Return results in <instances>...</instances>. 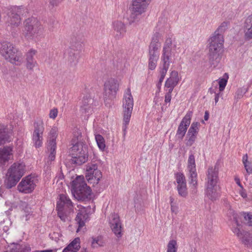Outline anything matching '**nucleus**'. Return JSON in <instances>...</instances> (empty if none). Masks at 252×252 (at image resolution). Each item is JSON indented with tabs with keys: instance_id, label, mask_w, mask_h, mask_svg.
<instances>
[{
	"instance_id": "nucleus-1",
	"label": "nucleus",
	"mask_w": 252,
	"mask_h": 252,
	"mask_svg": "<svg viewBox=\"0 0 252 252\" xmlns=\"http://www.w3.org/2000/svg\"><path fill=\"white\" fill-rule=\"evenodd\" d=\"M208 58L211 67L215 68L220 63L223 52L224 38L221 36L211 37L209 40Z\"/></svg>"
},
{
	"instance_id": "nucleus-2",
	"label": "nucleus",
	"mask_w": 252,
	"mask_h": 252,
	"mask_svg": "<svg viewBox=\"0 0 252 252\" xmlns=\"http://www.w3.org/2000/svg\"><path fill=\"white\" fill-rule=\"evenodd\" d=\"M71 192L79 201H89L92 198V189L87 186L83 176H78L71 182Z\"/></svg>"
},
{
	"instance_id": "nucleus-3",
	"label": "nucleus",
	"mask_w": 252,
	"mask_h": 252,
	"mask_svg": "<svg viewBox=\"0 0 252 252\" xmlns=\"http://www.w3.org/2000/svg\"><path fill=\"white\" fill-rule=\"evenodd\" d=\"M84 36L82 32L78 31L73 32L70 40V46L68 52V62L71 66H74L78 63L80 57V51L82 49Z\"/></svg>"
},
{
	"instance_id": "nucleus-4",
	"label": "nucleus",
	"mask_w": 252,
	"mask_h": 252,
	"mask_svg": "<svg viewBox=\"0 0 252 252\" xmlns=\"http://www.w3.org/2000/svg\"><path fill=\"white\" fill-rule=\"evenodd\" d=\"M25 165L15 162L8 169L4 181V186L7 189L15 187L25 173Z\"/></svg>"
},
{
	"instance_id": "nucleus-5",
	"label": "nucleus",
	"mask_w": 252,
	"mask_h": 252,
	"mask_svg": "<svg viewBox=\"0 0 252 252\" xmlns=\"http://www.w3.org/2000/svg\"><path fill=\"white\" fill-rule=\"evenodd\" d=\"M176 49V45L172 43L171 38L166 39L161 56L160 68L168 70L170 64L174 63Z\"/></svg>"
},
{
	"instance_id": "nucleus-6",
	"label": "nucleus",
	"mask_w": 252,
	"mask_h": 252,
	"mask_svg": "<svg viewBox=\"0 0 252 252\" xmlns=\"http://www.w3.org/2000/svg\"><path fill=\"white\" fill-rule=\"evenodd\" d=\"M0 54L13 64L20 65L21 63V52L10 42L4 41L0 43Z\"/></svg>"
},
{
	"instance_id": "nucleus-7",
	"label": "nucleus",
	"mask_w": 252,
	"mask_h": 252,
	"mask_svg": "<svg viewBox=\"0 0 252 252\" xmlns=\"http://www.w3.org/2000/svg\"><path fill=\"white\" fill-rule=\"evenodd\" d=\"M3 11L6 14V22L9 24L17 26L21 22L22 16H26L27 9L23 6H12L4 7Z\"/></svg>"
},
{
	"instance_id": "nucleus-8",
	"label": "nucleus",
	"mask_w": 252,
	"mask_h": 252,
	"mask_svg": "<svg viewBox=\"0 0 252 252\" xmlns=\"http://www.w3.org/2000/svg\"><path fill=\"white\" fill-rule=\"evenodd\" d=\"M71 164L81 165L87 161L88 155L87 152V146L82 142H77L71 148Z\"/></svg>"
},
{
	"instance_id": "nucleus-9",
	"label": "nucleus",
	"mask_w": 252,
	"mask_h": 252,
	"mask_svg": "<svg viewBox=\"0 0 252 252\" xmlns=\"http://www.w3.org/2000/svg\"><path fill=\"white\" fill-rule=\"evenodd\" d=\"M24 24V35L28 39L40 35L42 32V26L35 18H28L25 20Z\"/></svg>"
},
{
	"instance_id": "nucleus-10",
	"label": "nucleus",
	"mask_w": 252,
	"mask_h": 252,
	"mask_svg": "<svg viewBox=\"0 0 252 252\" xmlns=\"http://www.w3.org/2000/svg\"><path fill=\"white\" fill-rule=\"evenodd\" d=\"M123 103L124 108L123 121L125 125L124 130H125L126 126L128 125L129 122L134 104L133 99L131 94L130 88H127L125 92Z\"/></svg>"
},
{
	"instance_id": "nucleus-11",
	"label": "nucleus",
	"mask_w": 252,
	"mask_h": 252,
	"mask_svg": "<svg viewBox=\"0 0 252 252\" xmlns=\"http://www.w3.org/2000/svg\"><path fill=\"white\" fill-rule=\"evenodd\" d=\"M150 0H134L132 3L131 14L130 16V22L138 20L139 17L145 12Z\"/></svg>"
},
{
	"instance_id": "nucleus-12",
	"label": "nucleus",
	"mask_w": 252,
	"mask_h": 252,
	"mask_svg": "<svg viewBox=\"0 0 252 252\" xmlns=\"http://www.w3.org/2000/svg\"><path fill=\"white\" fill-rule=\"evenodd\" d=\"M37 181L35 176L28 175L22 179L17 186V189L20 192L31 193L35 189Z\"/></svg>"
},
{
	"instance_id": "nucleus-13",
	"label": "nucleus",
	"mask_w": 252,
	"mask_h": 252,
	"mask_svg": "<svg viewBox=\"0 0 252 252\" xmlns=\"http://www.w3.org/2000/svg\"><path fill=\"white\" fill-rule=\"evenodd\" d=\"M119 83L117 80L110 78L106 81L104 86V100L111 99L114 97L119 90Z\"/></svg>"
},
{
	"instance_id": "nucleus-14",
	"label": "nucleus",
	"mask_w": 252,
	"mask_h": 252,
	"mask_svg": "<svg viewBox=\"0 0 252 252\" xmlns=\"http://www.w3.org/2000/svg\"><path fill=\"white\" fill-rule=\"evenodd\" d=\"M188 169L189 172V183L195 188L197 185V174L196 171L195 157L192 154L189 155L188 158Z\"/></svg>"
},
{
	"instance_id": "nucleus-15",
	"label": "nucleus",
	"mask_w": 252,
	"mask_h": 252,
	"mask_svg": "<svg viewBox=\"0 0 252 252\" xmlns=\"http://www.w3.org/2000/svg\"><path fill=\"white\" fill-rule=\"evenodd\" d=\"M192 114L191 111H188L179 124L176 132V136L179 139H183L185 136L187 129L190 124Z\"/></svg>"
},
{
	"instance_id": "nucleus-16",
	"label": "nucleus",
	"mask_w": 252,
	"mask_h": 252,
	"mask_svg": "<svg viewBox=\"0 0 252 252\" xmlns=\"http://www.w3.org/2000/svg\"><path fill=\"white\" fill-rule=\"evenodd\" d=\"M34 128L33 132V141L34 142L35 146L39 148L42 146V134L44 130L43 123L42 121L35 122L33 124Z\"/></svg>"
},
{
	"instance_id": "nucleus-17",
	"label": "nucleus",
	"mask_w": 252,
	"mask_h": 252,
	"mask_svg": "<svg viewBox=\"0 0 252 252\" xmlns=\"http://www.w3.org/2000/svg\"><path fill=\"white\" fill-rule=\"evenodd\" d=\"M218 174L219 168L217 164H216L214 167L212 166L209 167L207 172L205 187L220 186L218 185L219 181Z\"/></svg>"
},
{
	"instance_id": "nucleus-18",
	"label": "nucleus",
	"mask_w": 252,
	"mask_h": 252,
	"mask_svg": "<svg viewBox=\"0 0 252 252\" xmlns=\"http://www.w3.org/2000/svg\"><path fill=\"white\" fill-rule=\"evenodd\" d=\"M57 135V128L56 127H53L50 131L51 136L48 146V150L50 152L49 158L51 161H54L55 158L57 148L56 139Z\"/></svg>"
},
{
	"instance_id": "nucleus-19",
	"label": "nucleus",
	"mask_w": 252,
	"mask_h": 252,
	"mask_svg": "<svg viewBox=\"0 0 252 252\" xmlns=\"http://www.w3.org/2000/svg\"><path fill=\"white\" fill-rule=\"evenodd\" d=\"M110 226L112 231L118 237L122 236V225L118 214H112L110 216Z\"/></svg>"
},
{
	"instance_id": "nucleus-20",
	"label": "nucleus",
	"mask_w": 252,
	"mask_h": 252,
	"mask_svg": "<svg viewBox=\"0 0 252 252\" xmlns=\"http://www.w3.org/2000/svg\"><path fill=\"white\" fill-rule=\"evenodd\" d=\"M97 104V101L94 100V98H92L90 95L87 94L83 97L81 110L83 113L89 114L92 113L94 107Z\"/></svg>"
},
{
	"instance_id": "nucleus-21",
	"label": "nucleus",
	"mask_w": 252,
	"mask_h": 252,
	"mask_svg": "<svg viewBox=\"0 0 252 252\" xmlns=\"http://www.w3.org/2000/svg\"><path fill=\"white\" fill-rule=\"evenodd\" d=\"M199 126L200 124L198 122H193L191 124L187 133V137H189V139L186 145L188 146H191L195 141L199 130L198 126Z\"/></svg>"
},
{
	"instance_id": "nucleus-22",
	"label": "nucleus",
	"mask_w": 252,
	"mask_h": 252,
	"mask_svg": "<svg viewBox=\"0 0 252 252\" xmlns=\"http://www.w3.org/2000/svg\"><path fill=\"white\" fill-rule=\"evenodd\" d=\"M205 194L209 199L215 201L219 199L220 196V186H206Z\"/></svg>"
},
{
	"instance_id": "nucleus-23",
	"label": "nucleus",
	"mask_w": 252,
	"mask_h": 252,
	"mask_svg": "<svg viewBox=\"0 0 252 252\" xmlns=\"http://www.w3.org/2000/svg\"><path fill=\"white\" fill-rule=\"evenodd\" d=\"M13 148L10 146H5L0 148V166L4 165L7 163L12 155Z\"/></svg>"
},
{
	"instance_id": "nucleus-24",
	"label": "nucleus",
	"mask_w": 252,
	"mask_h": 252,
	"mask_svg": "<svg viewBox=\"0 0 252 252\" xmlns=\"http://www.w3.org/2000/svg\"><path fill=\"white\" fill-rule=\"evenodd\" d=\"M10 132L7 126L0 125V145L9 142L11 140Z\"/></svg>"
},
{
	"instance_id": "nucleus-25",
	"label": "nucleus",
	"mask_w": 252,
	"mask_h": 252,
	"mask_svg": "<svg viewBox=\"0 0 252 252\" xmlns=\"http://www.w3.org/2000/svg\"><path fill=\"white\" fill-rule=\"evenodd\" d=\"M113 25L115 37L118 39L121 38L126 32L125 25L119 21L113 22Z\"/></svg>"
},
{
	"instance_id": "nucleus-26",
	"label": "nucleus",
	"mask_w": 252,
	"mask_h": 252,
	"mask_svg": "<svg viewBox=\"0 0 252 252\" xmlns=\"http://www.w3.org/2000/svg\"><path fill=\"white\" fill-rule=\"evenodd\" d=\"M89 214L86 210H81L77 213L75 220L78 224V228L77 231L79 229L83 227L85 224V222L88 220Z\"/></svg>"
},
{
	"instance_id": "nucleus-27",
	"label": "nucleus",
	"mask_w": 252,
	"mask_h": 252,
	"mask_svg": "<svg viewBox=\"0 0 252 252\" xmlns=\"http://www.w3.org/2000/svg\"><path fill=\"white\" fill-rule=\"evenodd\" d=\"M179 78L178 72L173 70L170 73V77L165 81V87H175L179 83Z\"/></svg>"
},
{
	"instance_id": "nucleus-28",
	"label": "nucleus",
	"mask_w": 252,
	"mask_h": 252,
	"mask_svg": "<svg viewBox=\"0 0 252 252\" xmlns=\"http://www.w3.org/2000/svg\"><path fill=\"white\" fill-rule=\"evenodd\" d=\"M80 240L79 237L75 238L63 251V252H77L80 248Z\"/></svg>"
},
{
	"instance_id": "nucleus-29",
	"label": "nucleus",
	"mask_w": 252,
	"mask_h": 252,
	"mask_svg": "<svg viewBox=\"0 0 252 252\" xmlns=\"http://www.w3.org/2000/svg\"><path fill=\"white\" fill-rule=\"evenodd\" d=\"M160 47L159 37L158 34H155L152 37V41L149 46V53L158 54V49Z\"/></svg>"
},
{
	"instance_id": "nucleus-30",
	"label": "nucleus",
	"mask_w": 252,
	"mask_h": 252,
	"mask_svg": "<svg viewBox=\"0 0 252 252\" xmlns=\"http://www.w3.org/2000/svg\"><path fill=\"white\" fill-rule=\"evenodd\" d=\"M245 36L246 39L252 38V14L249 16L245 22Z\"/></svg>"
},
{
	"instance_id": "nucleus-31",
	"label": "nucleus",
	"mask_w": 252,
	"mask_h": 252,
	"mask_svg": "<svg viewBox=\"0 0 252 252\" xmlns=\"http://www.w3.org/2000/svg\"><path fill=\"white\" fill-rule=\"evenodd\" d=\"M37 51L34 49H31L26 55L27 67L28 69H32L35 65L36 61L33 58Z\"/></svg>"
},
{
	"instance_id": "nucleus-32",
	"label": "nucleus",
	"mask_w": 252,
	"mask_h": 252,
	"mask_svg": "<svg viewBox=\"0 0 252 252\" xmlns=\"http://www.w3.org/2000/svg\"><path fill=\"white\" fill-rule=\"evenodd\" d=\"M158 57L159 54L149 53L148 67L149 69L153 70L155 69Z\"/></svg>"
},
{
	"instance_id": "nucleus-33",
	"label": "nucleus",
	"mask_w": 252,
	"mask_h": 252,
	"mask_svg": "<svg viewBox=\"0 0 252 252\" xmlns=\"http://www.w3.org/2000/svg\"><path fill=\"white\" fill-rule=\"evenodd\" d=\"M245 246L252 248V235L246 231H243V234L240 238Z\"/></svg>"
},
{
	"instance_id": "nucleus-34",
	"label": "nucleus",
	"mask_w": 252,
	"mask_h": 252,
	"mask_svg": "<svg viewBox=\"0 0 252 252\" xmlns=\"http://www.w3.org/2000/svg\"><path fill=\"white\" fill-rule=\"evenodd\" d=\"M229 24V22H222L215 32L213 35L212 37H215L217 38L218 37L221 36L222 38H223L222 34L227 29Z\"/></svg>"
},
{
	"instance_id": "nucleus-35",
	"label": "nucleus",
	"mask_w": 252,
	"mask_h": 252,
	"mask_svg": "<svg viewBox=\"0 0 252 252\" xmlns=\"http://www.w3.org/2000/svg\"><path fill=\"white\" fill-rule=\"evenodd\" d=\"M95 139L99 149L101 151H104L105 148V143L103 137L98 134L95 135Z\"/></svg>"
},
{
	"instance_id": "nucleus-36",
	"label": "nucleus",
	"mask_w": 252,
	"mask_h": 252,
	"mask_svg": "<svg viewBox=\"0 0 252 252\" xmlns=\"http://www.w3.org/2000/svg\"><path fill=\"white\" fill-rule=\"evenodd\" d=\"M228 78V75L226 73H225L222 78L219 79V89L218 91L219 92H222L224 90V89L227 84Z\"/></svg>"
},
{
	"instance_id": "nucleus-37",
	"label": "nucleus",
	"mask_w": 252,
	"mask_h": 252,
	"mask_svg": "<svg viewBox=\"0 0 252 252\" xmlns=\"http://www.w3.org/2000/svg\"><path fill=\"white\" fill-rule=\"evenodd\" d=\"M60 200L63 202L66 207L70 209L73 207L72 202L68 197L64 194H62L60 195Z\"/></svg>"
},
{
	"instance_id": "nucleus-38",
	"label": "nucleus",
	"mask_w": 252,
	"mask_h": 252,
	"mask_svg": "<svg viewBox=\"0 0 252 252\" xmlns=\"http://www.w3.org/2000/svg\"><path fill=\"white\" fill-rule=\"evenodd\" d=\"M176 179L178 186L186 184V178L183 173L181 172L177 173L176 174Z\"/></svg>"
},
{
	"instance_id": "nucleus-39",
	"label": "nucleus",
	"mask_w": 252,
	"mask_h": 252,
	"mask_svg": "<svg viewBox=\"0 0 252 252\" xmlns=\"http://www.w3.org/2000/svg\"><path fill=\"white\" fill-rule=\"evenodd\" d=\"M177 244L176 240L169 241L167 245V251H177Z\"/></svg>"
},
{
	"instance_id": "nucleus-40",
	"label": "nucleus",
	"mask_w": 252,
	"mask_h": 252,
	"mask_svg": "<svg viewBox=\"0 0 252 252\" xmlns=\"http://www.w3.org/2000/svg\"><path fill=\"white\" fill-rule=\"evenodd\" d=\"M179 194L182 197H186L188 194L187 186L186 185L177 186Z\"/></svg>"
},
{
	"instance_id": "nucleus-41",
	"label": "nucleus",
	"mask_w": 252,
	"mask_h": 252,
	"mask_svg": "<svg viewBox=\"0 0 252 252\" xmlns=\"http://www.w3.org/2000/svg\"><path fill=\"white\" fill-rule=\"evenodd\" d=\"M92 179L93 178L96 181V184H98L99 180L102 177V174L100 170H95L94 172H92Z\"/></svg>"
},
{
	"instance_id": "nucleus-42",
	"label": "nucleus",
	"mask_w": 252,
	"mask_h": 252,
	"mask_svg": "<svg viewBox=\"0 0 252 252\" xmlns=\"http://www.w3.org/2000/svg\"><path fill=\"white\" fill-rule=\"evenodd\" d=\"M97 168V166L96 164L91 163L87 165L86 170L88 172V174L92 175V172H94Z\"/></svg>"
},
{
	"instance_id": "nucleus-43",
	"label": "nucleus",
	"mask_w": 252,
	"mask_h": 252,
	"mask_svg": "<svg viewBox=\"0 0 252 252\" xmlns=\"http://www.w3.org/2000/svg\"><path fill=\"white\" fill-rule=\"evenodd\" d=\"M159 68H160V71H159L160 77H159V80L158 82H159L160 83H162L168 70H166V69H163V68H162L160 67H159Z\"/></svg>"
},
{
	"instance_id": "nucleus-44",
	"label": "nucleus",
	"mask_w": 252,
	"mask_h": 252,
	"mask_svg": "<svg viewBox=\"0 0 252 252\" xmlns=\"http://www.w3.org/2000/svg\"><path fill=\"white\" fill-rule=\"evenodd\" d=\"M63 0H49V7L53 8L57 6Z\"/></svg>"
},
{
	"instance_id": "nucleus-45",
	"label": "nucleus",
	"mask_w": 252,
	"mask_h": 252,
	"mask_svg": "<svg viewBox=\"0 0 252 252\" xmlns=\"http://www.w3.org/2000/svg\"><path fill=\"white\" fill-rule=\"evenodd\" d=\"M244 219L247 221V224L249 226H252V215L249 213H245Z\"/></svg>"
},
{
	"instance_id": "nucleus-46",
	"label": "nucleus",
	"mask_w": 252,
	"mask_h": 252,
	"mask_svg": "<svg viewBox=\"0 0 252 252\" xmlns=\"http://www.w3.org/2000/svg\"><path fill=\"white\" fill-rule=\"evenodd\" d=\"M245 93H246V91H245L244 89H243L242 88L238 89V90L237 91V92L236 93L237 98V99L241 98Z\"/></svg>"
},
{
	"instance_id": "nucleus-47",
	"label": "nucleus",
	"mask_w": 252,
	"mask_h": 252,
	"mask_svg": "<svg viewBox=\"0 0 252 252\" xmlns=\"http://www.w3.org/2000/svg\"><path fill=\"white\" fill-rule=\"evenodd\" d=\"M58 109L57 108H53L51 109L49 113V117L51 119H55L58 115Z\"/></svg>"
},
{
	"instance_id": "nucleus-48",
	"label": "nucleus",
	"mask_w": 252,
	"mask_h": 252,
	"mask_svg": "<svg viewBox=\"0 0 252 252\" xmlns=\"http://www.w3.org/2000/svg\"><path fill=\"white\" fill-rule=\"evenodd\" d=\"M101 242L100 241L99 237H97L96 238H93V241L92 242V245L93 247H96V245H98L99 246H101L100 244Z\"/></svg>"
},
{
	"instance_id": "nucleus-49",
	"label": "nucleus",
	"mask_w": 252,
	"mask_h": 252,
	"mask_svg": "<svg viewBox=\"0 0 252 252\" xmlns=\"http://www.w3.org/2000/svg\"><path fill=\"white\" fill-rule=\"evenodd\" d=\"M66 207L64 204H63V202L61 200H59L57 202L56 205V210L57 211H63L64 208Z\"/></svg>"
},
{
	"instance_id": "nucleus-50",
	"label": "nucleus",
	"mask_w": 252,
	"mask_h": 252,
	"mask_svg": "<svg viewBox=\"0 0 252 252\" xmlns=\"http://www.w3.org/2000/svg\"><path fill=\"white\" fill-rule=\"evenodd\" d=\"M248 155L247 154L245 155L243 157V163L244 164L245 169L246 170L248 168V166H249V164H251L248 161Z\"/></svg>"
},
{
	"instance_id": "nucleus-51",
	"label": "nucleus",
	"mask_w": 252,
	"mask_h": 252,
	"mask_svg": "<svg viewBox=\"0 0 252 252\" xmlns=\"http://www.w3.org/2000/svg\"><path fill=\"white\" fill-rule=\"evenodd\" d=\"M58 217L63 220L65 221L66 218V216L65 215L63 211H58Z\"/></svg>"
},
{
	"instance_id": "nucleus-52",
	"label": "nucleus",
	"mask_w": 252,
	"mask_h": 252,
	"mask_svg": "<svg viewBox=\"0 0 252 252\" xmlns=\"http://www.w3.org/2000/svg\"><path fill=\"white\" fill-rule=\"evenodd\" d=\"M233 231L234 233H236L237 235V236L239 238L241 237V236L243 234V232H242L239 228H235Z\"/></svg>"
},
{
	"instance_id": "nucleus-53",
	"label": "nucleus",
	"mask_w": 252,
	"mask_h": 252,
	"mask_svg": "<svg viewBox=\"0 0 252 252\" xmlns=\"http://www.w3.org/2000/svg\"><path fill=\"white\" fill-rule=\"evenodd\" d=\"M229 213L232 214V216L233 217V219H234V221H235V223H236L237 226H239V225L238 223V221L237 220L236 214L234 213V212L233 210H232L230 209H229Z\"/></svg>"
},
{
	"instance_id": "nucleus-54",
	"label": "nucleus",
	"mask_w": 252,
	"mask_h": 252,
	"mask_svg": "<svg viewBox=\"0 0 252 252\" xmlns=\"http://www.w3.org/2000/svg\"><path fill=\"white\" fill-rule=\"evenodd\" d=\"M171 99V94H165V102L169 103L170 102Z\"/></svg>"
},
{
	"instance_id": "nucleus-55",
	"label": "nucleus",
	"mask_w": 252,
	"mask_h": 252,
	"mask_svg": "<svg viewBox=\"0 0 252 252\" xmlns=\"http://www.w3.org/2000/svg\"><path fill=\"white\" fill-rule=\"evenodd\" d=\"M178 207L174 204L171 205V211L174 213L175 214L178 212Z\"/></svg>"
},
{
	"instance_id": "nucleus-56",
	"label": "nucleus",
	"mask_w": 252,
	"mask_h": 252,
	"mask_svg": "<svg viewBox=\"0 0 252 252\" xmlns=\"http://www.w3.org/2000/svg\"><path fill=\"white\" fill-rule=\"evenodd\" d=\"M220 92H219L218 91V92L217 93H216V94H215V101L216 104L219 101V99L220 96V94H221Z\"/></svg>"
},
{
	"instance_id": "nucleus-57",
	"label": "nucleus",
	"mask_w": 252,
	"mask_h": 252,
	"mask_svg": "<svg viewBox=\"0 0 252 252\" xmlns=\"http://www.w3.org/2000/svg\"><path fill=\"white\" fill-rule=\"evenodd\" d=\"M218 91H219V90H217V88H210L209 89V92H210L211 94H214V93L215 94H216V93H217L218 92Z\"/></svg>"
},
{
	"instance_id": "nucleus-58",
	"label": "nucleus",
	"mask_w": 252,
	"mask_h": 252,
	"mask_svg": "<svg viewBox=\"0 0 252 252\" xmlns=\"http://www.w3.org/2000/svg\"><path fill=\"white\" fill-rule=\"evenodd\" d=\"M209 118V113L208 111H206L204 116V120L208 121Z\"/></svg>"
},
{
	"instance_id": "nucleus-59",
	"label": "nucleus",
	"mask_w": 252,
	"mask_h": 252,
	"mask_svg": "<svg viewBox=\"0 0 252 252\" xmlns=\"http://www.w3.org/2000/svg\"><path fill=\"white\" fill-rule=\"evenodd\" d=\"M246 170L248 174H252V166H250L249 165Z\"/></svg>"
},
{
	"instance_id": "nucleus-60",
	"label": "nucleus",
	"mask_w": 252,
	"mask_h": 252,
	"mask_svg": "<svg viewBox=\"0 0 252 252\" xmlns=\"http://www.w3.org/2000/svg\"><path fill=\"white\" fill-rule=\"evenodd\" d=\"M174 87H173V86L167 87L168 88H169V90H168V92H167L166 94H171L172 92Z\"/></svg>"
},
{
	"instance_id": "nucleus-61",
	"label": "nucleus",
	"mask_w": 252,
	"mask_h": 252,
	"mask_svg": "<svg viewBox=\"0 0 252 252\" xmlns=\"http://www.w3.org/2000/svg\"><path fill=\"white\" fill-rule=\"evenodd\" d=\"M161 85L162 83H160L159 82H158V83L157 84V87L158 89V93H159L160 91Z\"/></svg>"
},
{
	"instance_id": "nucleus-62",
	"label": "nucleus",
	"mask_w": 252,
	"mask_h": 252,
	"mask_svg": "<svg viewBox=\"0 0 252 252\" xmlns=\"http://www.w3.org/2000/svg\"><path fill=\"white\" fill-rule=\"evenodd\" d=\"M235 181L236 182L237 184L241 188H243L242 186L240 183V180L239 179H235Z\"/></svg>"
},
{
	"instance_id": "nucleus-63",
	"label": "nucleus",
	"mask_w": 252,
	"mask_h": 252,
	"mask_svg": "<svg viewBox=\"0 0 252 252\" xmlns=\"http://www.w3.org/2000/svg\"><path fill=\"white\" fill-rule=\"evenodd\" d=\"M241 195L243 198L247 197V193L245 191H241Z\"/></svg>"
},
{
	"instance_id": "nucleus-64",
	"label": "nucleus",
	"mask_w": 252,
	"mask_h": 252,
	"mask_svg": "<svg viewBox=\"0 0 252 252\" xmlns=\"http://www.w3.org/2000/svg\"><path fill=\"white\" fill-rule=\"evenodd\" d=\"M170 204H171V205L174 204V202H173L174 199L172 197H170Z\"/></svg>"
}]
</instances>
